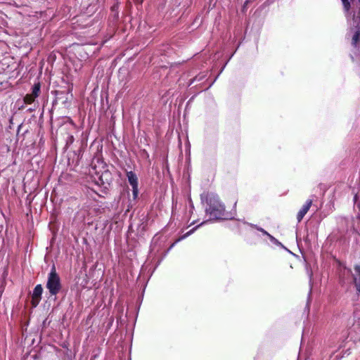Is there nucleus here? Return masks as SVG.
<instances>
[{
  "label": "nucleus",
  "instance_id": "nucleus-1",
  "mask_svg": "<svg viewBox=\"0 0 360 360\" xmlns=\"http://www.w3.org/2000/svg\"><path fill=\"white\" fill-rule=\"evenodd\" d=\"M201 200L205 202V212L210 216V219H230L225 212V206L219 200L217 195L208 193L201 195Z\"/></svg>",
  "mask_w": 360,
  "mask_h": 360
},
{
  "label": "nucleus",
  "instance_id": "nucleus-2",
  "mask_svg": "<svg viewBox=\"0 0 360 360\" xmlns=\"http://www.w3.org/2000/svg\"><path fill=\"white\" fill-rule=\"evenodd\" d=\"M51 295H56L61 288L60 279L56 273V268L53 266L49 274L48 279L46 285Z\"/></svg>",
  "mask_w": 360,
  "mask_h": 360
},
{
  "label": "nucleus",
  "instance_id": "nucleus-3",
  "mask_svg": "<svg viewBox=\"0 0 360 360\" xmlns=\"http://www.w3.org/2000/svg\"><path fill=\"white\" fill-rule=\"evenodd\" d=\"M347 35H352V45L354 48H358L360 43V16L354 15Z\"/></svg>",
  "mask_w": 360,
  "mask_h": 360
},
{
  "label": "nucleus",
  "instance_id": "nucleus-4",
  "mask_svg": "<svg viewBox=\"0 0 360 360\" xmlns=\"http://www.w3.org/2000/svg\"><path fill=\"white\" fill-rule=\"evenodd\" d=\"M352 283L358 296L360 295V264L354 266V271L352 274Z\"/></svg>",
  "mask_w": 360,
  "mask_h": 360
},
{
  "label": "nucleus",
  "instance_id": "nucleus-5",
  "mask_svg": "<svg viewBox=\"0 0 360 360\" xmlns=\"http://www.w3.org/2000/svg\"><path fill=\"white\" fill-rule=\"evenodd\" d=\"M185 166L184 172V179H186L188 188L190 189V178L191 173V155H185Z\"/></svg>",
  "mask_w": 360,
  "mask_h": 360
},
{
  "label": "nucleus",
  "instance_id": "nucleus-6",
  "mask_svg": "<svg viewBox=\"0 0 360 360\" xmlns=\"http://www.w3.org/2000/svg\"><path fill=\"white\" fill-rule=\"evenodd\" d=\"M43 292V288L41 284H38L35 286L32 295V305L34 307H36L41 299V295Z\"/></svg>",
  "mask_w": 360,
  "mask_h": 360
},
{
  "label": "nucleus",
  "instance_id": "nucleus-7",
  "mask_svg": "<svg viewBox=\"0 0 360 360\" xmlns=\"http://www.w3.org/2000/svg\"><path fill=\"white\" fill-rule=\"evenodd\" d=\"M312 199H308L306 201V202L302 205L300 211L297 212V220L298 223H300L302 220L304 215L307 213V212L309 211L312 205Z\"/></svg>",
  "mask_w": 360,
  "mask_h": 360
},
{
  "label": "nucleus",
  "instance_id": "nucleus-8",
  "mask_svg": "<svg viewBox=\"0 0 360 360\" xmlns=\"http://www.w3.org/2000/svg\"><path fill=\"white\" fill-rule=\"evenodd\" d=\"M207 72H200L198 75L195 76L192 79H189L188 82H186V85L188 86L192 85L193 83L196 82L195 86H198V85H202L204 79L207 77Z\"/></svg>",
  "mask_w": 360,
  "mask_h": 360
},
{
  "label": "nucleus",
  "instance_id": "nucleus-9",
  "mask_svg": "<svg viewBox=\"0 0 360 360\" xmlns=\"http://www.w3.org/2000/svg\"><path fill=\"white\" fill-rule=\"evenodd\" d=\"M354 210L356 213V218L360 221V188L354 194L353 198Z\"/></svg>",
  "mask_w": 360,
  "mask_h": 360
},
{
  "label": "nucleus",
  "instance_id": "nucleus-10",
  "mask_svg": "<svg viewBox=\"0 0 360 360\" xmlns=\"http://www.w3.org/2000/svg\"><path fill=\"white\" fill-rule=\"evenodd\" d=\"M127 176L129 183L130 184V185L132 187L138 186V178H137V176H136L135 173H134L131 171V172H128L127 173Z\"/></svg>",
  "mask_w": 360,
  "mask_h": 360
},
{
  "label": "nucleus",
  "instance_id": "nucleus-11",
  "mask_svg": "<svg viewBox=\"0 0 360 360\" xmlns=\"http://www.w3.org/2000/svg\"><path fill=\"white\" fill-rule=\"evenodd\" d=\"M207 221H204L201 222L200 224H199L198 225H196L195 226H194L193 228H192L191 230L188 231L186 233H184V230L183 229H181V240H184V238H187L190 235H191L198 227H200L202 224L207 223Z\"/></svg>",
  "mask_w": 360,
  "mask_h": 360
},
{
  "label": "nucleus",
  "instance_id": "nucleus-12",
  "mask_svg": "<svg viewBox=\"0 0 360 360\" xmlns=\"http://www.w3.org/2000/svg\"><path fill=\"white\" fill-rule=\"evenodd\" d=\"M244 224H246L248 226H250V227H252V228L257 229V231H260L262 233V235L266 236L268 238H269V235H271L266 231H265L263 228L257 226V224H251V223H248V222H245V221L244 222Z\"/></svg>",
  "mask_w": 360,
  "mask_h": 360
},
{
  "label": "nucleus",
  "instance_id": "nucleus-13",
  "mask_svg": "<svg viewBox=\"0 0 360 360\" xmlns=\"http://www.w3.org/2000/svg\"><path fill=\"white\" fill-rule=\"evenodd\" d=\"M186 133H187V129H186ZM186 140L185 142V155H191V143L188 141V134L186 135Z\"/></svg>",
  "mask_w": 360,
  "mask_h": 360
},
{
  "label": "nucleus",
  "instance_id": "nucleus-14",
  "mask_svg": "<svg viewBox=\"0 0 360 360\" xmlns=\"http://www.w3.org/2000/svg\"><path fill=\"white\" fill-rule=\"evenodd\" d=\"M39 91H40V84L38 83V84H35L34 85V86L32 87V94L33 96V97H38L39 94Z\"/></svg>",
  "mask_w": 360,
  "mask_h": 360
},
{
  "label": "nucleus",
  "instance_id": "nucleus-15",
  "mask_svg": "<svg viewBox=\"0 0 360 360\" xmlns=\"http://www.w3.org/2000/svg\"><path fill=\"white\" fill-rule=\"evenodd\" d=\"M36 98L35 97H33L32 94H27L24 98V101L25 103H27V104H31L34 102V99Z\"/></svg>",
  "mask_w": 360,
  "mask_h": 360
},
{
  "label": "nucleus",
  "instance_id": "nucleus-16",
  "mask_svg": "<svg viewBox=\"0 0 360 360\" xmlns=\"http://www.w3.org/2000/svg\"><path fill=\"white\" fill-rule=\"evenodd\" d=\"M189 103H190V101L187 103L186 106L184 110V122L186 129H187V126H188V122L186 120V115H187L188 110H189V108H188Z\"/></svg>",
  "mask_w": 360,
  "mask_h": 360
},
{
  "label": "nucleus",
  "instance_id": "nucleus-17",
  "mask_svg": "<svg viewBox=\"0 0 360 360\" xmlns=\"http://www.w3.org/2000/svg\"><path fill=\"white\" fill-rule=\"evenodd\" d=\"M269 238L270 240V241L277 245V246H282L283 247V245L281 242H279L275 237H274L273 236L271 235H269Z\"/></svg>",
  "mask_w": 360,
  "mask_h": 360
},
{
  "label": "nucleus",
  "instance_id": "nucleus-18",
  "mask_svg": "<svg viewBox=\"0 0 360 360\" xmlns=\"http://www.w3.org/2000/svg\"><path fill=\"white\" fill-rule=\"evenodd\" d=\"M343 4L344 9L348 12L351 8L350 2L349 0H341Z\"/></svg>",
  "mask_w": 360,
  "mask_h": 360
},
{
  "label": "nucleus",
  "instance_id": "nucleus-19",
  "mask_svg": "<svg viewBox=\"0 0 360 360\" xmlns=\"http://www.w3.org/2000/svg\"><path fill=\"white\" fill-rule=\"evenodd\" d=\"M188 214H191L193 213V210H194V206L192 202L191 198L189 196H188Z\"/></svg>",
  "mask_w": 360,
  "mask_h": 360
},
{
  "label": "nucleus",
  "instance_id": "nucleus-20",
  "mask_svg": "<svg viewBox=\"0 0 360 360\" xmlns=\"http://www.w3.org/2000/svg\"><path fill=\"white\" fill-rule=\"evenodd\" d=\"M217 77H218V75L214 78V79L212 82H210L209 84L207 86H205V87L200 86V89H198V91H202L204 90H207L209 88H210L213 85V84L215 82V81L217 79Z\"/></svg>",
  "mask_w": 360,
  "mask_h": 360
},
{
  "label": "nucleus",
  "instance_id": "nucleus-21",
  "mask_svg": "<svg viewBox=\"0 0 360 360\" xmlns=\"http://www.w3.org/2000/svg\"><path fill=\"white\" fill-rule=\"evenodd\" d=\"M132 193H133V198L134 199L137 198L138 194H139V189L138 186H134L132 187Z\"/></svg>",
  "mask_w": 360,
  "mask_h": 360
},
{
  "label": "nucleus",
  "instance_id": "nucleus-22",
  "mask_svg": "<svg viewBox=\"0 0 360 360\" xmlns=\"http://www.w3.org/2000/svg\"><path fill=\"white\" fill-rule=\"evenodd\" d=\"M339 283H340L341 286L344 285V281L342 279L340 278Z\"/></svg>",
  "mask_w": 360,
  "mask_h": 360
},
{
  "label": "nucleus",
  "instance_id": "nucleus-23",
  "mask_svg": "<svg viewBox=\"0 0 360 360\" xmlns=\"http://www.w3.org/2000/svg\"><path fill=\"white\" fill-rule=\"evenodd\" d=\"M352 229H354V231H357V229L358 227H355L354 224L352 226Z\"/></svg>",
  "mask_w": 360,
  "mask_h": 360
},
{
  "label": "nucleus",
  "instance_id": "nucleus-24",
  "mask_svg": "<svg viewBox=\"0 0 360 360\" xmlns=\"http://www.w3.org/2000/svg\"><path fill=\"white\" fill-rule=\"evenodd\" d=\"M358 1H359V14L360 15V0H358Z\"/></svg>",
  "mask_w": 360,
  "mask_h": 360
},
{
  "label": "nucleus",
  "instance_id": "nucleus-25",
  "mask_svg": "<svg viewBox=\"0 0 360 360\" xmlns=\"http://www.w3.org/2000/svg\"><path fill=\"white\" fill-rule=\"evenodd\" d=\"M194 224H195V221H193L192 223H191V225Z\"/></svg>",
  "mask_w": 360,
  "mask_h": 360
}]
</instances>
